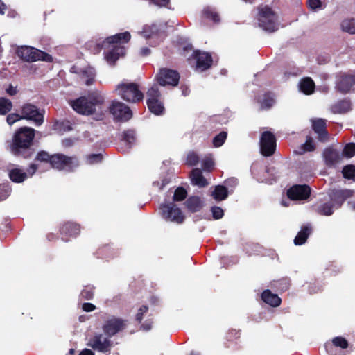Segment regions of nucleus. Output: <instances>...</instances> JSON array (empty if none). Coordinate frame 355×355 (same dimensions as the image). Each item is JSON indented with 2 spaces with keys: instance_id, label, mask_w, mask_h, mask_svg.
Masks as SVG:
<instances>
[{
  "instance_id": "1",
  "label": "nucleus",
  "mask_w": 355,
  "mask_h": 355,
  "mask_svg": "<svg viewBox=\"0 0 355 355\" xmlns=\"http://www.w3.org/2000/svg\"><path fill=\"white\" fill-rule=\"evenodd\" d=\"M354 190L349 189H333L327 193V197L318 200L313 206V210L319 215L330 216L335 210L339 209L345 200L352 198Z\"/></svg>"
},
{
  "instance_id": "2",
  "label": "nucleus",
  "mask_w": 355,
  "mask_h": 355,
  "mask_svg": "<svg viewBox=\"0 0 355 355\" xmlns=\"http://www.w3.org/2000/svg\"><path fill=\"white\" fill-rule=\"evenodd\" d=\"M35 130L29 127H22L15 133L10 145L11 153L16 157L31 158L35 153L33 148Z\"/></svg>"
},
{
  "instance_id": "3",
  "label": "nucleus",
  "mask_w": 355,
  "mask_h": 355,
  "mask_svg": "<svg viewBox=\"0 0 355 355\" xmlns=\"http://www.w3.org/2000/svg\"><path fill=\"white\" fill-rule=\"evenodd\" d=\"M35 161L48 163L53 169L68 172L73 171L79 166L78 159L76 156H67L62 153L50 155L45 150L38 152Z\"/></svg>"
},
{
  "instance_id": "4",
  "label": "nucleus",
  "mask_w": 355,
  "mask_h": 355,
  "mask_svg": "<svg viewBox=\"0 0 355 355\" xmlns=\"http://www.w3.org/2000/svg\"><path fill=\"white\" fill-rule=\"evenodd\" d=\"M105 101L104 97L98 92H89L87 96H80L69 101L73 110L79 114L90 116L96 111V106H101Z\"/></svg>"
},
{
  "instance_id": "5",
  "label": "nucleus",
  "mask_w": 355,
  "mask_h": 355,
  "mask_svg": "<svg viewBox=\"0 0 355 355\" xmlns=\"http://www.w3.org/2000/svg\"><path fill=\"white\" fill-rule=\"evenodd\" d=\"M16 53L20 59L28 62H33L40 60L46 62H53V57L50 54L28 46L17 47Z\"/></svg>"
},
{
  "instance_id": "6",
  "label": "nucleus",
  "mask_w": 355,
  "mask_h": 355,
  "mask_svg": "<svg viewBox=\"0 0 355 355\" xmlns=\"http://www.w3.org/2000/svg\"><path fill=\"white\" fill-rule=\"evenodd\" d=\"M146 104L149 111L156 116L163 115L165 112L163 98L157 85H153L146 92Z\"/></svg>"
},
{
  "instance_id": "7",
  "label": "nucleus",
  "mask_w": 355,
  "mask_h": 355,
  "mask_svg": "<svg viewBox=\"0 0 355 355\" xmlns=\"http://www.w3.org/2000/svg\"><path fill=\"white\" fill-rule=\"evenodd\" d=\"M116 91L122 99L128 103H138L144 98V94L139 89L138 85L135 83H122L117 85Z\"/></svg>"
},
{
  "instance_id": "8",
  "label": "nucleus",
  "mask_w": 355,
  "mask_h": 355,
  "mask_svg": "<svg viewBox=\"0 0 355 355\" xmlns=\"http://www.w3.org/2000/svg\"><path fill=\"white\" fill-rule=\"evenodd\" d=\"M259 26L270 33L278 30L279 24L276 13L269 6L262 8L259 12Z\"/></svg>"
},
{
  "instance_id": "9",
  "label": "nucleus",
  "mask_w": 355,
  "mask_h": 355,
  "mask_svg": "<svg viewBox=\"0 0 355 355\" xmlns=\"http://www.w3.org/2000/svg\"><path fill=\"white\" fill-rule=\"evenodd\" d=\"M159 210L162 217L166 221L182 224L185 220L182 211L173 202L161 204Z\"/></svg>"
},
{
  "instance_id": "10",
  "label": "nucleus",
  "mask_w": 355,
  "mask_h": 355,
  "mask_svg": "<svg viewBox=\"0 0 355 355\" xmlns=\"http://www.w3.org/2000/svg\"><path fill=\"white\" fill-rule=\"evenodd\" d=\"M21 114L23 119L32 121L37 126L44 123V110H40L32 103L24 104L21 107Z\"/></svg>"
},
{
  "instance_id": "11",
  "label": "nucleus",
  "mask_w": 355,
  "mask_h": 355,
  "mask_svg": "<svg viewBox=\"0 0 355 355\" xmlns=\"http://www.w3.org/2000/svg\"><path fill=\"white\" fill-rule=\"evenodd\" d=\"M180 78V73L178 71L168 68L160 69L155 76V79L159 85L173 87L178 85Z\"/></svg>"
},
{
  "instance_id": "12",
  "label": "nucleus",
  "mask_w": 355,
  "mask_h": 355,
  "mask_svg": "<svg viewBox=\"0 0 355 355\" xmlns=\"http://www.w3.org/2000/svg\"><path fill=\"white\" fill-rule=\"evenodd\" d=\"M276 138L270 131H264L260 138V152L264 157L272 156L276 150Z\"/></svg>"
},
{
  "instance_id": "13",
  "label": "nucleus",
  "mask_w": 355,
  "mask_h": 355,
  "mask_svg": "<svg viewBox=\"0 0 355 355\" xmlns=\"http://www.w3.org/2000/svg\"><path fill=\"white\" fill-rule=\"evenodd\" d=\"M109 110L110 114L117 121H127L132 116V112L130 107L119 101H113Z\"/></svg>"
},
{
  "instance_id": "14",
  "label": "nucleus",
  "mask_w": 355,
  "mask_h": 355,
  "mask_svg": "<svg viewBox=\"0 0 355 355\" xmlns=\"http://www.w3.org/2000/svg\"><path fill=\"white\" fill-rule=\"evenodd\" d=\"M87 345L94 350L107 354L110 352L112 343L108 338H103L102 334H96L89 339Z\"/></svg>"
},
{
  "instance_id": "15",
  "label": "nucleus",
  "mask_w": 355,
  "mask_h": 355,
  "mask_svg": "<svg viewBox=\"0 0 355 355\" xmlns=\"http://www.w3.org/2000/svg\"><path fill=\"white\" fill-rule=\"evenodd\" d=\"M130 39V33L128 31H125L107 37L105 40L98 43V46L106 49L113 46H121L123 44L128 43Z\"/></svg>"
},
{
  "instance_id": "16",
  "label": "nucleus",
  "mask_w": 355,
  "mask_h": 355,
  "mask_svg": "<svg viewBox=\"0 0 355 355\" xmlns=\"http://www.w3.org/2000/svg\"><path fill=\"white\" fill-rule=\"evenodd\" d=\"M288 198L291 200H304L311 195V188L307 184H295L286 192Z\"/></svg>"
},
{
  "instance_id": "17",
  "label": "nucleus",
  "mask_w": 355,
  "mask_h": 355,
  "mask_svg": "<svg viewBox=\"0 0 355 355\" xmlns=\"http://www.w3.org/2000/svg\"><path fill=\"white\" fill-rule=\"evenodd\" d=\"M322 158L326 166L334 168L342 161L343 157L338 149L333 146H329L323 150Z\"/></svg>"
},
{
  "instance_id": "18",
  "label": "nucleus",
  "mask_w": 355,
  "mask_h": 355,
  "mask_svg": "<svg viewBox=\"0 0 355 355\" xmlns=\"http://www.w3.org/2000/svg\"><path fill=\"white\" fill-rule=\"evenodd\" d=\"M125 327V321L123 319L112 318L105 322L102 329L105 334L109 338L124 329Z\"/></svg>"
},
{
  "instance_id": "19",
  "label": "nucleus",
  "mask_w": 355,
  "mask_h": 355,
  "mask_svg": "<svg viewBox=\"0 0 355 355\" xmlns=\"http://www.w3.org/2000/svg\"><path fill=\"white\" fill-rule=\"evenodd\" d=\"M59 232L62 240L67 242L71 237H76L80 234V226L76 223L64 222L60 226Z\"/></svg>"
},
{
  "instance_id": "20",
  "label": "nucleus",
  "mask_w": 355,
  "mask_h": 355,
  "mask_svg": "<svg viewBox=\"0 0 355 355\" xmlns=\"http://www.w3.org/2000/svg\"><path fill=\"white\" fill-rule=\"evenodd\" d=\"M311 128L317 135L318 140L321 143H326L329 139V133L327 129V120L315 119L311 120Z\"/></svg>"
},
{
  "instance_id": "21",
  "label": "nucleus",
  "mask_w": 355,
  "mask_h": 355,
  "mask_svg": "<svg viewBox=\"0 0 355 355\" xmlns=\"http://www.w3.org/2000/svg\"><path fill=\"white\" fill-rule=\"evenodd\" d=\"M192 57L196 60V67L201 71L208 69L213 62L211 55L207 52L194 50Z\"/></svg>"
},
{
  "instance_id": "22",
  "label": "nucleus",
  "mask_w": 355,
  "mask_h": 355,
  "mask_svg": "<svg viewBox=\"0 0 355 355\" xmlns=\"http://www.w3.org/2000/svg\"><path fill=\"white\" fill-rule=\"evenodd\" d=\"M109 51L105 54L107 62L112 65H114L120 56L125 53V49L122 46H113L109 48Z\"/></svg>"
},
{
  "instance_id": "23",
  "label": "nucleus",
  "mask_w": 355,
  "mask_h": 355,
  "mask_svg": "<svg viewBox=\"0 0 355 355\" xmlns=\"http://www.w3.org/2000/svg\"><path fill=\"white\" fill-rule=\"evenodd\" d=\"M355 84V76L354 75H343L338 80L336 88L343 94L349 92Z\"/></svg>"
},
{
  "instance_id": "24",
  "label": "nucleus",
  "mask_w": 355,
  "mask_h": 355,
  "mask_svg": "<svg viewBox=\"0 0 355 355\" xmlns=\"http://www.w3.org/2000/svg\"><path fill=\"white\" fill-rule=\"evenodd\" d=\"M141 35L146 39L156 38L159 41L163 39V33L155 24L145 25L143 27Z\"/></svg>"
},
{
  "instance_id": "25",
  "label": "nucleus",
  "mask_w": 355,
  "mask_h": 355,
  "mask_svg": "<svg viewBox=\"0 0 355 355\" xmlns=\"http://www.w3.org/2000/svg\"><path fill=\"white\" fill-rule=\"evenodd\" d=\"M185 207L191 213L198 212L204 206V202L200 197L193 196L189 197L185 202Z\"/></svg>"
},
{
  "instance_id": "26",
  "label": "nucleus",
  "mask_w": 355,
  "mask_h": 355,
  "mask_svg": "<svg viewBox=\"0 0 355 355\" xmlns=\"http://www.w3.org/2000/svg\"><path fill=\"white\" fill-rule=\"evenodd\" d=\"M261 300L267 304L277 307L281 304L282 300L277 294L272 293L269 289L264 290L261 295Z\"/></svg>"
},
{
  "instance_id": "27",
  "label": "nucleus",
  "mask_w": 355,
  "mask_h": 355,
  "mask_svg": "<svg viewBox=\"0 0 355 355\" xmlns=\"http://www.w3.org/2000/svg\"><path fill=\"white\" fill-rule=\"evenodd\" d=\"M191 183L198 187H205L209 184L207 179L203 176L202 171L200 168H193L190 174Z\"/></svg>"
},
{
  "instance_id": "28",
  "label": "nucleus",
  "mask_w": 355,
  "mask_h": 355,
  "mask_svg": "<svg viewBox=\"0 0 355 355\" xmlns=\"http://www.w3.org/2000/svg\"><path fill=\"white\" fill-rule=\"evenodd\" d=\"M348 341L342 336H337L333 338L331 343L325 344V349L328 353H331L334 347H340L341 349H347L348 347Z\"/></svg>"
},
{
  "instance_id": "29",
  "label": "nucleus",
  "mask_w": 355,
  "mask_h": 355,
  "mask_svg": "<svg viewBox=\"0 0 355 355\" xmlns=\"http://www.w3.org/2000/svg\"><path fill=\"white\" fill-rule=\"evenodd\" d=\"M351 110V103L349 100L343 99L334 104L331 110L334 114H344Z\"/></svg>"
},
{
  "instance_id": "30",
  "label": "nucleus",
  "mask_w": 355,
  "mask_h": 355,
  "mask_svg": "<svg viewBox=\"0 0 355 355\" xmlns=\"http://www.w3.org/2000/svg\"><path fill=\"white\" fill-rule=\"evenodd\" d=\"M211 196L216 201L225 200L228 197L227 188L224 185H216L214 187Z\"/></svg>"
},
{
  "instance_id": "31",
  "label": "nucleus",
  "mask_w": 355,
  "mask_h": 355,
  "mask_svg": "<svg viewBox=\"0 0 355 355\" xmlns=\"http://www.w3.org/2000/svg\"><path fill=\"white\" fill-rule=\"evenodd\" d=\"M315 83L311 78L306 77L300 82V91L306 95L312 94L315 90Z\"/></svg>"
},
{
  "instance_id": "32",
  "label": "nucleus",
  "mask_w": 355,
  "mask_h": 355,
  "mask_svg": "<svg viewBox=\"0 0 355 355\" xmlns=\"http://www.w3.org/2000/svg\"><path fill=\"white\" fill-rule=\"evenodd\" d=\"M311 232V227L309 225L302 227L301 230L297 233L294 239V243L296 245H301L306 243Z\"/></svg>"
},
{
  "instance_id": "33",
  "label": "nucleus",
  "mask_w": 355,
  "mask_h": 355,
  "mask_svg": "<svg viewBox=\"0 0 355 355\" xmlns=\"http://www.w3.org/2000/svg\"><path fill=\"white\" fill-rule=\"evenodd\" d=\"M8 175L11 181L15 183H21L28 177L27 173L18 168L9 170Z\"/></svg>"
},
{
  "instance_id": "34",
  "label": "nucleus",
  "mask_w": 355,
  "mask_h": 355,
  "mask_svg": "<svg viewBox=\"0 0 355 355\" xmlns=\"http://www.w3.org/2000/svg\"><path fill=\"white\" fill-rule=\"evenodd\" d=\"M122 139L130 148L136 141V132L134 130L129 129L124 130L122 133Z\"/></svg>"
},
{
  "instance_id": "35",
  "label": "nucleus",
  "mask_w": 355,
  "mask_h": 355,
  "mask_svg": "<svg viewBox=\"0 0 355 355\" xmlns=\"http://www.w3.org/2000/svg\"><path fill=\"white\" fill-rule=\"evenodd\" d=\"M291 280L288 277H284L274 282V286L279 292H285L289 289Z\"/></svg>"
},
{
  "instance_id": "36",
  "label": "nucleus",
  "mask_w": 355,
  "mask_h": 355,
  "mask_svg": "<svg viewBox=\"0 0 355 355\" xmlns=\"http://www.w3.org/2000/svg\"><path fill=\"white\" fill-rule=\"evenodd\" d=\"M275 102L274 97L270 92L265 93L261 101V108L262 110H268L273 106Z\"/></svg>"
},
{
  "instance_id": "37",
  "label": "nucleus",
  "mask_w": 355,
  "mask_h": 355,
  "mask_svg": "<svg viewBox=\"0 0 355 355\" xmlns=\"http://www.w3.org/2000/svg\"><path fill=\"white\" fill-rule=\"evenodd\" d=\"M12 108V103L10 100L0 97V115L7 114Z\"/></svg>"
},
{
  "instance_id": "38",
  "label": "nucleus",
  "mask_w": 355,
  "mask_h": 355,
  "mask_svg": "<svg viewBox=\"0 0 355 355\" xmlns=\"http://www.w3.org/2000/svg\"><path fill=\"white\" fill-rule=\"evenodd\" d=\"M342 30L350 34H355V19H345L341 23Z\"/></svg>"
},
{
  "instance_id": "39",
  "label": "nucleus",
  "mask_w": 355,
  "mask_h": 355,
  "mask_svg": "<svg viewBox=\"0 0 355 355\" xmlns=\"http://www.w3.org/2000/svg\"><path fill=\"white\" fill-rule=\"evenodd\" d=\"M187 196V190L182 187H178L174 191L173 202H180L186 199Z\"/></svg>"
},
{
  "instance_id": "40",
  "label": "nucleus",
  "mask_w": 355,
  "mask_h": 355,
  "mask_svg": "<svg viewBox=\"0 0 355 355\" xmlns=\"http://www.w3.org/2000/svg\"><path fill=\"white\" fill-rule=\"evenodd\" d=\"M95 287L94 286L88 285L86 286L80 292V296L85 300H90L94 297Z\"/></svg>"
},
{
  "instance_id": "41",
  "label": "nucleus",
  "mask_w": 355,
  "mask_h": 355,
  "mask_svg": "<svg viewBox=\"0 0 355 355\" xmlns=\"http://www.w3.org/2000/svg\"><path fill=\"white\" fill-rule=\"evenodd\" d=\"M203 15L205 18L212 20L214 23H218L220 19L218 12L210 8H206L203 10Z\"/></svg>"
},
{
  "instance_id": "42",
  "label": "nucleus",
  "mask_w": 355,
  "mask_h": 355,
  "mask_svg": "<svg viewBox=\"0 0 355 355\" xmlns=\"http://www.w3.org/2000/svg\"><path fill=\"white\" fill-rule=\"evenodd\" d=\"M343 177L347 180H355V166L352 164L346 165L342 170Z\"/></svg>"
},
{
  "instance_id": "43",
  "label": "nucleus",
  "mask_w": 355,
  "mask_h": 355,
  "mask_svg": "<svg viewBox=\"0 0 355 355\" xmlns=\"http://www.w3.org/2000/svg\"><path fill=\"white\" fill-rule=\"evenodd\" d=\"M301 148L304 152H313L315 150L316 146L311 135L306 136V141L302 145Z\"/></svg>"
},
{
  "instance_id": "44",
  "label": "nucleus",
  "mask_w": 355,
  "mask_h": 355,
  "mask_svg": "<svg viewBox=\"0 0 355 355\" xmlns=\"http://www.w3.org/2000/svg\"><path fill=\"white\" fill-rule=\"evenodd\" d=\"M342 157L351 158L355 155V143L347 144L343 150Z\"/></svg>"
},
{
  "instance_id": "45",
  "label": "nucleus",
  "mask_w": 355,
  "mask_h": 355,
  "mask_svg": "<svg viewBox=\"0 0 355 355\" xmlns=\"http://www.w3.org/2000/svg\"><path fill=\"white\" fill-rule=\"evenodd\" d=\"M227 137V132L222 131L213 139V146L214 147H220L225 141Z\"/></svg>"
},
{
  "instance_id": "46",
  "label": "nucleus",
  "mask_w": 355,
  "mask_h": 355,
  "mask_svg": "<svg viewBox=\"0 0 355 355\" xmlns=\"http://www.w3.org/2000/svg\"><path fill=\"white\" fill-rule=\"evenodd\" d=\"M83 75L84 77L87 78L85 80V84L87 85H91L94 82L95 73L93 69L89 68L83 71Z\"/></svg>"
},
{
  "instance_id": "47",
  "label": "nucleus",
  "mask_w": 355,
  "mask_h": 355,
  "mask_svg": "<svg viewBox=\"0 0 355 355\" xmlns=\"http://www.w3.org/2000/svg\"><path fill=\"white\" fill-rule=\"evenodd\" d=\"M200 158L197 153L190 152L187 154L186 164L190 166H194L199 162Z\"/></svg>"
},
{
  "instance_id": "48",
  "label": "nucleus",
  "mask_w": 355,
  "mask_h": 355,
  "mask_svg": "<svg viewBox=\"0 0 355 355\" xmlns=\"http://www.w3.org/2000/svg\"><path fill=\"white\" fill-rule=\"evenodd\" d=\"M214 166V162L211 157H205L202 162V167L204 171L210 172Z\"/></svg>"
},
{
  "instance_id": "49",
  "label": "nucleus",
  "mask_w": 355,
  "mask_h": 355,
  "mask_svg": "<svg viewBox=\"0 0 355 355\" xmlns=\"http://www.w3.org/2000/svg\"><path fill=\"white\" fill-rule=\"evenodd\" d=\"M11 189L8 185H0V200H6L10 194Z\"/></svg>"
},
{
  "instance_id": "50",
  "label": "nucleus",
  "mask_w": 355,
  "mask_h": 355,
  "mask_svg": "<svg viewBox=\"0 0 355 355\" xmlns=\"http://www.w3.org/2000/svg\"><path fill=\"white\" fill-rule=\"evenodd\" d=\"M210 210L212 214V216L215 220L220 219L224 216V211L220 207L213 206L211 207Z\"/></svg>"
},
{
  "instance_id": "51",
  "label": "nucleus",
  "mask_w": 355,
  "mask_h": 355,
  "mask_svg": "<svg viewBox=\"0 0 355 355\" xmlns=\"http://www.w3.org/2000/svg\"><path fill=\"white\" fill-rule=\"evenodd\" d=\"M148 311V306L147 305H142L137 311L136 314L135 320L138 323H141L144 313H147Z\"/></svg>"
},
{
  "instance_id": "52",
  "label": "nucleus",
  "mask_w": 355,
  "mask_h": 355,
  "mask_svg": "<svg viewBox=\"0 0 355 355\" xmlns=\"http://www.w3.org/2000/svg\"><path fill=\"white\" fill-rule=\"evenodd\" d=\"M23 119L21 114H16V113H11L9 114L6 117V121L9 125H12L15 122L19 121L20 120Z\"/></svg>"
},
{
  "instance_id": "53",
  "label": "nucleus",
  "mask_w": 355,
  "mask_h": 355,
  "mask_svg": "<svg viewBox=\"0 0 355 355\" xmlns=\"http://www.w3.org/2000/svg\"><path fill=\"white\" fill-rule=\"evenodd\" d=\"M103 160V155L101 153L91 154L87 157V162L90 164L100 163Z\"/></svg>"
},
{
  "instance_id": "54",
  "label": "nucleus",
  "mask_w": 355,
  "mask_h": 355,
  "mask_svg": "<svg viewBox=\"0 0 355 355\" xmlns=\"http://www.w3.org/2000/svg\"><path fill=\"white\" fill-rule=\"evenodd\" d=\"M307 6L312 10H316L321 8L322 3L320 0H307Z\"/></svg>"
},
{
  "instance_id": "55",
  "label": "nucleus",
  "mask_w": 355,
  "mask_h": 355,
  "mask_svg": "<svg viewBox=\"0 0 355 355\" xmlns=\"http://www.w3.org/2000/svg\"><path fill=\"white\" fill-rule=\"evenodd\" d=\"M148 1L158 7H168L171 3V0H148Z\"/></svg>"
},
{
  "instance_id": "56",
  "label": "nucleus",
  "mask_w": 355,
  "mask_h": 355,
  "mask_svg": "<svg viewBox=\"0 0 355 355\" xmlns=\"http://www.w3.org/2000/svg\"><path fill=\"white\" fill-rule=\"evenodd\" d=\"M240 337V333L239 331L235 329H231L227 332V338L229 340H232L234 338H238Z\"/></svg>"
},
{
  "instance_id": "57",
  "label": "nucleus",
  "mask_w": 355,
  "mask_h": 355,
  "mask_svg": "<svg viewBox=\"0 0 355 355\" xmlns=\"http://www.w3.org/2000/svg\"><path fill=\"white\" fill-rule=\"evenodd\" d=\"M96 309V306L89 302L83 303L82 305V309L85 312H91Z\"/></svg>"
},
{
  "instance_id": "58",
  "label": "nucleus",
  "mask_w": 355,
  "mask_h": 355,
  "mask_svg": "<svg viewBox=\"0 0 355 355\" xmlns=\"http://www.w3.org/2000/svg\"><path fill=\"white\" fill-rule=\"evenodd\" d=\"M153 320H150V319H148V320H146L141 325V327L143 328L144 330L145 331H149L150 329H151L152 328V326H153Z\"/></svg>"
},
{
  "instance_id": "59",
  "label": "nucleus",
  "mask_w": 355,
  "mask_h": 355,
  "mask_svg": "<svg viewBox=\"0 0 355 355\" xmlns=\"http://www.w3.org/2000/svg\"><path fill=\"white\" fill-rule=\"evenodd\" d=\"M225 183L228 187H235L237 184L238 181H237L236 178H231L227 179L225 180Z\"/></svg>"
},
{
  "instance_id": "60",
  "label": "nucleus",
  "mask_w": 355,
  "mask_h": 355,
  "mask_svg": "<svg viewBox=\"0 0 355 355\" xmlns=\"http://www.w3.org/2000/svg\"><path fill=\"white\" fill-rule=\"evenodd\" d=\"M37 169H38L37 164H36L35 163H32L30 164L29 168H28V173L31 176H32L36 172V171Z\"/></svg>"
},
{
  "instance_id": "61",
  "label": "nucleus",
  "mask_w": 355,
  "mask_h": 355,
  "mask_svg": "<svg viewBox=\"0 0 355 355\" xmlns=\"http://www.w3.org/2000/svg\"><path fill=\"white\" fill-rule=\"evenodd\" d=\"M150 53H151V51L148 47H142L140 49L139 54H140V55H141L143 57H146V56L149 55L150 54Z\"/></svg>"
},
{
  "instance_id": "62",
  "label": "nucleus",
  "mask_w": 355,
  "mask_h": 355,
  "mask_svg": "<svg viewBox=\"0 0 355 355\" xmlns=\"http://www.w3.org/2000/svg\"><path fill=\"white\" fill-rule=\"evenodd\" d=\"M17 88L13 87L12 85H10L9 87L6 89V93L10 96H14L17 94Z\"/></svg>"
},
{
  "instance_id": "63",
  "label": "nucleus",
  "mask_w": 355,
  "mask_h": 355,
  "mask_svg": "<svg viewBox=\"0 0 355 355\" xmlns=\"http://www.w3.org/2000/svg\"><path fill=\"white\" fill-rule=\"evenodd\" d=\"M60 128H62L64 131H70L73 128H72V126L69 123V121L67 122H62L60 124Z\"/></svg>"
},
{
  "instance_id": "64",
  "label": "nucleus",
  "mask_w": 355,
  "mask_h": 355,
  "mask_svg": "<svg viewBox=\"0 0 355 355\" xmlns=\"http://www.w3.org/2000/svg\"><path fill=\"white\" fill-rule=\"evenodd\" d=\"M180 89L182 91V94L184 96L189 95V94L190 93V89L189 87L187 85H182L180 86Z\"/></svg>"
}]
</instances>
